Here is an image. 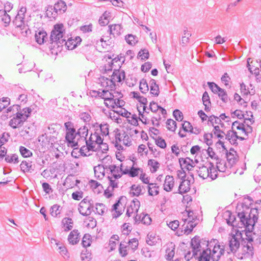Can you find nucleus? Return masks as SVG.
<instances>
[{
    "label": "nucleus",
    "instance_id": "1",
    "mask_svg": "<svg viewBox=\"0 0 261 261\" xmlns=\"http://www.w3.org/2000/svg\"><path fill=\"white\" fill-rule=\"evenodd\" d=\"M64 33L65 30L62 23H58L54 25L49 38V48L50 49L58 48L63 45H65L68 50H72L77 46V44L74 43V40L68 39L66 41L64 37Z\"/></svg>",
    "mask_w": 261,
    "mask_h": 261
},
{
    "label": "nucleus",
    "instance_id": "2",
    "mask_svg": "<svg viewBox=\"0 0 261 261\" xmlns=\"http://www.w3.org/2000/svg\"><path fill=\"white\" fill-rule=\"evenodd\" d=\"M258 212L256 208H252L250 212L248 213L246 211L238 212V217L239 218L242 224L245 227V239L249 243H252L253 238L250 233L254 229L255 223L258 220Z\"/></svg>",
    "mask_w": 261,
    "mask_h": 261
},
{
    "label": "nucleus",
    "instance_id": "3",
    "mask_svg": "<svg viewBox=\"0 0 261 261\" xmlns=\"http://www.w3.org/2000/svg\"><path fill=\"white\" fill-rule=\"evenodd\" d=\"M212 167H213V163L210 162L207 166L200 167L196 171L200 177L205 179L209 177L212 180H214L217 178V175L216 174H211L212 169L211 168Z\"/></svg>",
    "mask_w": 261,
    "mask_h": 261
},
{
    "label": "nucleus",
    "instance_id": "4",
    "mask_svg": "<svg viewBox=\"0 0 261 261\" xmlns=\"http://www.w3.org/2000/svg\"><path fill=\"white\" fill-rule=\"evenodd\" d=\"M27 120V116H22L19 112L16 113L15 116L11 119L9 122V125L13 128L15 129L22 126L23 123Z\"/></svg>",
    "mask_w": 261,
    "mask_h": 261
},
{
    "label": "nucleus",
    "instance_id": "5",
    "mask_svg": "<svg viewBox=\"0 0 261 261\" xmlns=\"http://www.w3.org/2000/svg\"><path fill=\"white\" fill-rule=\"evenodd\" d=\"M76 134V132H66L65 136V140L68 147H75L76 146H80L79 142L78 141Z\"/></svg>",
    "mask_w": 261,
    "mask_h": 261
},
{
    "label": "nucleus",
    "instance_id": "6",
    "mask_svg": "<svg viewBox=\"0 0 261 261\" xmlns=\"http://www.w3.org/2000/svg\"><path fill=\"white\" fill-rule=\"evenodd\" d=\"M77 139L79 142V145H82L84 143L88 134V128L87 126H84L80 127L76 132Z\"/></svg>",
    "mask_w": 261,
    "mask_h": 261
},
{
    "label": "nucleus",
    "instance_id": "7",
    "mask_svg": "<svg viewBox=\"0 0 261 261\" xmlns=\"http://www.w3.org/2000/svg\"><path fill=\"white\" fill-rule=\"evenodd\" d=\"M125 77V74L124 70L120 71L119 69H114L110 81L115 85L114 81H117L118 82L120 83L124 80Z\"/></svg>",
    "mask_w": 261,
    "mask_h": 261
},
{
    "label": "nucleus",
    "instance_id": "8",
    "mask_svg": "<svg viewBox=\"0 0 261 261\" xmlns=\"http://www.w3.org/2000/svg\"><path fill=\"white\" fill-rule=\"evenodd\" d=\"M190 180L188 179L181 180L178 187V192H175V193H179L181 195L184 193H187L190 190Z\"/></svg>",
    "mask_w": 261,
    "mask_h": 261
},
{
    "label": "nucleus",
    "instance_id": "9",
    "mask_svg": "<svg viewBox=\"0 0 261 261\" xmlns=\"http://www.w3.org/2000/svg\"><path fill=\"white\" fill-rule=\"evenodd\" d=\"M68 241L70 244L72 245L77 244L80 241V232L78 230L74 229L71 231L68 236Z\"/></svg>",
    "mask_w": 261,
    "mask_h": 261
},
{
    "label": "nucleus",
    "instance_id": "10",
    "mask_svg": "<svg viewBox=\"0 0 261 261\" xmlns=\"http://www.w3.org/2000/svg\"><path fill=\"white\" fill-rule=\"evenodd\" d=\"M174 185V178L172 176L166 175L164 184V190L167 192L171 191Z\"/></svg>",
    "mask_w": 261,
    "mask_h": 261
},
{
    "label": "nucleus",
    "instance_id": "11",
    "mask_svg": "<svg viewBox=\"0 0 261 261\" xmlns=\"http://www.w3.org/2000/svg\"><path fill=\"white\" fill-rule=\"evenodd\" d=\"M32 162L28 161H23L20 165L21 171L23 173H32L34 170V167L33 166Z\"/></svg>",
    "mask_w": 261,
    "mask_h": 261
},
{
    "label": "nucleus",
    "instance_id": "12",
    "mask_svg": "<svg viewBox=\"0 0 261 261\" xmlns=\"http://www.w3.org/2000/svg\"><path fill=\"white\" fill-rule=\"evenodd\" d=\"M178 160L181 168L182 167V165H186L184 168L189 171H191L192 168L194 167L193 165V161L190 158L187 157L185 159L180 158Z\"/></svg>",
    "mask_w": 261,
    "mask_h": 261
},
{
    "label": "nucleus",
    "instance_id": "13",
    "mask_svg": "<svg viewBox=\"0 0 261 261\" xmlns=\"http://www.w3.org/2000/svg\"><path fill=\"white\" fill-rule=\"evenodd\" d=\"M35 38L36 41L40 45L43 44L47 38V33L44 30H40L36 32Z\"/></svg>",
    "mask_w": 261,
    "mask_h": 261
},
{
    "label": "nucleus",
    "instance_id": "14",
    "mask_svg": "<svg viewBox=\"0 0 261 261\" xmlns=\"http://www.w3.org/2000/svg\"><path fill=\"white\" fill-rule=\"evenodd\" d=\"M211 249L210 248H207L206 249L203 250L200 254V255L197 257L198 261H210L211 258Z\"/></svg>",
    "mask_w": 261,
    "mask_h": 261
},
{
    "label": "nucleus",
    "instance_id": "15",
    "mask_svg": "<svg viewBox=\"0 0 261 261\" xmlns=\"http://www.w3.org/2000/svg\"><path fill=\"white\" fill-rule=\"evenodd\" d=\"M150 93L155 96H158L160 94L159 86L156 84V81L151 79L149 81Z\"/></svg>",
    "mask_w": 261,
    "mask_h": 261
},
{
    "label": "nucleus",
    "instance_id": "16",
    "mask_svg": "<svg viewBox=\"0 0 261 261\" xmlns=\"http://www.w3.org/2000/svg\"><path fill=\"white\" fill-rule=\"evenodd\" d=\"M243 254L247 257H252L254 255V247L252 243L246 244L245 248H243Z\"/></svg>",
    "mask_w": 261,
    "mask_h": 261
},
{
    "label": "nucleus",
    "instance_id": "17",
    "mask_svg": "<svg viewBox=\"0 0 261 261\" xmlns=\"http://www.w3.org/2000/svg\"><path fill=\"white\" fill-rule=\"evenodd\" d=\"M240 243L236 236H233L229 241V246L232 252H236L240 247Z\"/></svg>",
    "mask_w": 261,
    "mask_h": 261
},
{
    "label": "nucleus",
    "instance_id": "18",
    "mask_svg": "<svg viewBox=\"0 0 261 261\" xmlns=\"http://www.w3.org/2000/svg\"><path fill=\"white\" fill-rule=\"evenodd\" d=\"M108 169L110 170V172L115 179L120 178L122 176V174L118 173L120 172L119 166H117L116 165H109L108 166Z\"/></svg>",
    "mask_w": 261,
    "mask_h": 261
},
{
    "label": "nucleus",
    "instance_id": "19",
    "mask_svg": "<svg viewBox=\"0 0 261 261\" xmlns=\"http://www.w3.org/2000/svg\"><path fill=\"white\" fill-rule=\"evenodd\" d=\"M109 31L110 32L111 34H112L114 36H119L121 34V31L122 29L121 25L119 24H114L112 25H110L109 26Z\"/></svg>",
    "mask_w": 261,
    "mask_h": 261
},
{
    "label": "nucleus",
    "instance_id": "20",
    "mask_svg": "<svg viewBox=\"0 0 261 261\" xmlns=\"http://www.w3.org/2000/svg\"><path fill=\"white\" fill-rule=\"evenodd\" d=\"M55 7L58 13L63 14L67 9V5L65 2L62 0H59L55 4Z\"/></svg>",
    "mask_w": 261,
    "mask_h": 261
},
{
    "label": "nucleus",
    "instance_id": "21",
    "mask_svg": "<svg viewBox=\"0 0 261 261\" xmlns=\"http://www.w3.org/2000/svg\"><path fill=\"white\" fill-rule=\"evenodd\" d=\"M217 161L216 168L220 172H225L226 169V163L224 160H222L218 156L215 158Z\"/></svg>",
    "mask_w": 261,
    "mask_h": 261
},
{
    "label": "nucleus",
    "instance_id": "22",
    "mask_svg": "<svg viewBox=\"0 0 261 261\" xmlns=\"http://www.w3.org/2000/svg\"><path fill=\"white\" fill-rule=\"evenodd\" d=\"M45 13L46 16L50 19H55L58 14V12L55 9V6L53 7V6H48Z\"/></svg>",
    "mask_w": 261,
    "mask_h": 261
},
{
    "label": "nucleus",
    "instance_id": "23",
    "mask_svg": "<svg viewBox=\"0 0 261 261\" xmlns=\"http://www.w3.org/2000/svg\"><path fill=\"white\" fill-rule=\"evenodd\" d=\"M93 137H94L93 133H91L90 137L88 139L86 138V140L84 141V143H86V145L88 147V151H94V148L95 147V140L93 139Z\"/></svg>",
    "mask_w": 261,
    "mask_h": 261
},
{
    "label": "nucleus",
    "instance_id": "24",
    "mask_svg": "<svg viewBox=\"0 0 261 261\" xmlns=\"http://www.w3.org/2000/svg\"><path fill=\"white\" fill-rule=\"evenodd\" d=\"M202 241H204L205 242H206V246L207 248H210L209 246L211 247V244L213 243L214 244V247L213 248V249L212 250V254H214L215 255V254L218 252L219 249H220V245L218 244V241L216 239H213V241H211L210 243L206 240H202Z\"/></svg>",
    "mask_w": 261,
    "mask_h": 261
},
{
    "label": "nucleus",
    "instance_id": "25",
    "mask_svg": "<svg viewBox=\"0 0 261 261\" xmlns=\"http://www.w3.org/2000/svg\"><path fill=\"white\" fill-rule=\"evenodd\" d=\"M74 180L75 177L74 175L72 174L68 175L66 177L63 185L66 186L67 189L72 188L74 187Z\"/></svg>",
    "mask_w": 261,
    "mask_h": 261
},
{
    "label": "nucleus",
    "instance_id": "26",
    "mask_svg": "<svg viewBox=\"0 0 261 261\" xmlns=\"http://www.w3.org/2000/svg\"><path fill=\"white\" fill-rule=\"evenodd\" d=\"M202 243V242L200 240V237L198 236H195L193 238L191 239V246L192 247V249L193 250L195 249H200L201 248V245L200 244Z\"/></svg>",
    "mask_w": 261,
    "mask_h": 261
},
{
    "label": "nucleus",
    "instance_id": "27",
    "mask_svg": "<svg viewBox=\"0 0 261 261\" xmlns=\"http://www.w3.org/2000/svg\"><path fill=\"white\" fill-rule=\"evenodd\" d=\"M73 220L70 218H64L62 221V225L65 227V231H68L72 229L73 227Z\"/></svg>",
    "mask_w": 261,
    "mask_h": 261
},
{
    "label": "nucleus",
    "instance_id": "28",
    "mask_svg": "<svg viewBox=\"0 0 261 261\" xmlns=\"http://www.w3.org/2000/svg\"><path fill=\"white\" fill-rule=\"evenodd\" d=\"M208 122H210V124L213 127L215 126L214 123L220 125L222 127L224 126V124L221 121V119L214 115L208 117Z\"/></svg>",
    "mask_w": 261,
    "mask_h": 261
},
{
    "label": "nucleus",
    "instance_id": "29",
    "mask_svg": "<svg viewBox=\"0 0 261 261\" xmlns=\"http://www.w3.org/2000/svg\"><path fill=\"white\" fill-rule=\"evenodd\" d=\"M125 40L127 44L131 45H134L138 42V37L132 34L126 35L125 36Z\"/></svg>",
    "mask_w": 261,
    "mask_h": 261
},
{
    "label": "nucleus",
    "instance_id": "30",
    "mask_svg": "<svg viewBox=\"0 0 261 261\" xmlns=\"http://www.w3.org/2000/svg\"><path fill=\"white\" fill-rule=\"evenodd\" d=\"M92 243V237L89 233H86L84 235V237L82 241V245L83 247L86 248L87 247H89Z\"/></svg>",
    "mask_w": 261,
    "mask_h": 261
},
{
    "label": "nucleus",
    "instance_id": "31",
    "mask_svg": "<svg viewBox=\"0 0 261 261\" xmlns=\"http://www.w3.org/2000/svg\"><path fill=\"white\" fill-rule=\"evenodd\" d=\"M141 188L140 186H137L136 185H133L130 187V194L132 196H139L141 194Z\"/></svg>",
    "mask_w": 261,
    "mask_h": 261
},
{
    "label": "nucleus",
    "instance_id": "32",
    "mask_svg": "<svg viewBox=\"0 0 261 261\" xmlns=\"http://www.w3.org/2000/svg\"><path fill=\"white\" fill-rule=\"evenodd\" d=\"M213 134H214L215 136L219 139H223L224 135H225L223 130L220 129L219 126L216 125L214 126V129L212 132Z\"/></svg>",
    "mask_w": 261,
    "mask_h": 261
},
{
    "label": "nucleus",
    "instance_id": "33",
    "mask_svg": "<svg viewBox=\"0 0 261 261\" xmlns=\"http://www.w3.org/2000/svg\"><path fill=\"white\" fill-rule=\"evenodd\" d=\"M101 135L103 136H107L109 134V125L108 123H101L98 125Z\"/></svg>",
    "mask_w": 261,
    "mask_h": 261
},
{
    "label": "nucleus",
    "instance_id": "34",
    "mask_svg": "<svg viewBox=\"0 0 261 261\" xmlns=\"http://www.w3.org/2000/svg\"><path fill=\"white\" fill-rule=\"evenodd\" d=\"M78 210L80 213L84 216H87L90 215L89 214V207L85 203L81 204V202H80L79 205Z\"/></svg>",
    "mask_w": 261,
    "mask_h": 261
},
{
    "label": "nucleus",
    "instance_id": "35",
    "mask_svg": "<svg viewBox=\"0 0 261 261\" xmlns=\"http://www.w3.org/2000/svg\"><path fill=\"white\" fill-rule=\"evenodd\" d=\"M139 89L140 91L145 94L149 90L148 85L146 82V80L144 79H142L140 82Z\"/></svg>",
    "mask_w": 261,
    "mask_h": 261
},
{
    "label": "nucleus",
    "instance_id": "36",
    "mask_svg": "<svg viewBox=\"0 0 261 261\" xmlns=\"http://www.w3.org/2000/svg\"><path fill=\"white\" fill-rule=\"evenodd\" d=\"M12 23L16 28H21L24 25V17H20L16 15Z\"/></svg>",
    "mask_w": 261,
    "mask_h": 261
},
{
    "label": "nucleus",
    "instance_id": "37",
    "mask_svg": "<svg viewBox=\"0 0 261 261\" xmlns=\"http://www.w3.org/2000/svg\"><path fill=\"white\" fill-rule=\"evenodd\" d=\"M96 212L100 215H103L106 211H107V207L103 203H96L95 204Z\"/></svg>",
    "mask_w": 261,
    "mask_h": 261
},
{
    "label": "nucleus",
    "instance_id": "38",
    "mask_svg": "<svg viewBox=\"0 0 261 261\" xmlns=\"http://www.w3.org/2000/svg\"><path fill=\"white\" fill-rule=\"evenodd\" d=\"M248 199L250 201V203L248 204H247L246 202L242 203H241L242 207L243 208H245L246 210H250V211L251 210V208H253L252 207H251V206L253 204V200L251 197H250L248 195L244 196V199ZM254 208H256L258 210L257 207H255Z\"/></svg>",
    "mask_w": 261,
    "mask_h": 261
},
{
    "label": "nucleus",
    "instance_id": "39",
    "mask_svg": "<svg viewBox=\"0 0 261 261\" xmlns=\"http://www.w3.org/2000/svg\"><path fill=\"white\" fill-rule=\"evenodd\" d=\"M176 122L172 119H168L166 121L167 128L171 132H175L177 127Z\"/></svg>",
    "mask_w": 261,
    "mask_h": 261
},
{
    "label": "nucleus",
    "instance_id": "40",
    "mask_svg": "<svg viewBox=\"0 0 261 261\" xmlns=\"http://www.w3.org/2000/svg\"><path fill=\"white\" fill-rule=\"evenodd\" d=\"M148 165L152 167L150 171L152 173H155L159 168L160 164L158 161H155L153 159H150L148 161Z\"/></svg>",
    "mask_w": 261,
    "mask_h": 261
},
{
    "label": "nucleus",
    "instance_id": "41",
    "mask_svg": "<svg viewBox=\"0 0 261 261\" xmlns=\"http://www.w3.org/2000/svg\"><path fill=\"white\" fill-rule=\"evenodd\" d=\"M19 151L23 158H29L33 155V153L30 150L22 146L19 147Z\"/></svg>",
    "mask_w": 261,
    "mask_h": 261
},
{
    "label": "nucleus",
    "instance_id": "42",
    "mask_svg": "<svg viewBox=\"0 0 261 261\" xmlns=\"http://www.w3.org/2000/svg\"><path fill=\"white\" fill-rule=\"evenodd\" d=\"M196 225L197 223H195V221L189 220L188 225L184 229V233L187 234H189L192 231L193 229L196 226Z\"/></svg>",
    "mask_w": 261,
    "mask_h": 261
},
{
    "label": "nucleus",
    "instance_id": "43",
    "mask_svg": "<svg viewBox=\"0 0 261 261\" xmlns=\"http://www.w3.org/2000/svg\"><path fill=\"white\" fill-rule=\"evenodd\" d=\"M151 186H148V194L150 196H153V193H154L155 195H156L159 194V191L158 190V189L159 187L156 185V184H154V185L152 186V187H151Z\"/></svg>",
    "mask_w": 261,
    "mask_h": 261
},
{
    "label": "nucleus",
    "instance_id": "44",
    "mask_svg": "<svg viewBox=\"0 0 261 261\" xmlns=\"http://www.w3.org/2000/svg\"><path fill=\"white\" fill-rule=\"evenodd\" d=\"M207 85L209 87V88L211 89L212 91L215 93L218 94L220 91L221 90L222 88H220L217 84L214 82H207Z\"/></svg>",
    "mask_w": 261,
    "mask_h": 261
},
{
    "label": "nucleus",
    "instance_id": "45",
    "mask_svg": "<svg viewBox=\"0 0 261 261\" xmlns=\"http://www.w3.org/2000/svg\"><path fill=\"white\" fill-rule=\"evenodd\" d=\"M138 57H140L141 60L148 59L149 57V53L147 49H141L138 54Z\"/></svg>",
    "mask_w": 261,
    "mask_h": 261
},
{
    "label": "nucleus",
    "instance_id": "46",
    "mask_svg": "<svg viewBox=\"0 0 261 261\" xmlns=\"http://www.w3.org/2000/svg\"><path fill=\"white\" fill-rule=\"evenodd\" d=\"M5 161L7 163H12L13 162L14 164H17L19 162L18 155L16 154H13L12 155H7L5 157Z\"/></svg>",
    "mask_w": 261,
    "mask_h": 261
},
{
    "label": "nucleus",
    "instance_id": "47",
    "mask_svg": "<svg viewBox=\"0 0 261 261\" xmlns=\"http://www.w3.org/2000/svg\"><path fill=\"white\" fill-rule=\"evenodd\" d=\"M91 253L85 248V251H82L81 254V259L84 261H90L91 259Z\"/></svg>",
    "mask_w": 261,
    "mask_h": 261
},
{
    "label": "nucleus",
    "instance_id": "48",
    "mask_svg": "<svg viewBox=\"0 0 261 261\" xmlns=\"http://www.w3.org/2000/svg\"><path fill=\"white\" fill-rule=\"evenodd\" d=\"M124 101L118 98L117 99H115V100L111 103L110 106L112 109H114L116 106L118 108H122L124 106Z\"/></svg>",
    "mask_w": 261,
    "mask_h": 261
},
{
    "label": "nucleus",
    "instance_id": "49",
    "mask_svg": "<svg viewBox=\"0 0 261 261\" xmlns=\"http://www.w3.org/2000/svg\"><path fill=\"white\" fill-rule=\"evenodd\" d=\"M250 58H249L247 60V67L248 69V70L251 74H254L255 76H258L260 74V69H259V68L256 67L253 70H252V68L251 67V65L250 64Z\"/></svg>",
    "mask_w": 261,
    "mask_h": 261
},
{
    "label": "nucleus",
    "instance_id": "50",
    "mask_svg": "<svg viewBox=\"0 0 261 261\" xmlns=\"http://www.w3.org/2000/svg\"><path fill=\"white\" fill-rule=\"evenodd\" d=\"M60 206L55 204L51 207L50 214L52 216L55 217H57L60 214Z\"/></svg>",
    "mask_w": 261,
    "mask_h": 261
},
{
    "label": "nucleus",
    "instance_id": "51",
    "mask_svg": "<svg viewBox=\"0 0 261 261\" xmlns=\"http://www.w3.org/2000/svg\"><path fill=\"white\" fill-rule=\"evenodd\" d=\"M204 140L206 144L210 146L213 144L212 138H213V134L212 133L208 134H205L203 136Z\"/></svg>",
    "mask_w": 261,
    "mask_h": 261
},
{
    "label": "nucleus",
    "instance_id": "52",
    "mask_svg": "<svg viewBox=\"0 0 261 261\" xmlns=\"http://www.w3.org/2000/svg\"><path fill=\"white\" fill-rule=\"evenodd\" d=\"M221 146L222 147V148H223V150L226 153V156L227 160V161L228 162L229 164H231L232 165L234 163V159H229V155H232L233 156V154H232L230 152H228V150H227V148L226 147V146H225L224 143Z\"/></svg>",
    "mask_w": 261,
    "mask_h": 261
},
{
    "label": "nucleus",
    "instance_id": "53",
    "mask_svg": "<svg viewBox=\"0 0 261 261\" xmlns=\"http://www.w3.org/2000/svg\"><path fill=\"white\" fill-rule=\"evenodd\" d=\"M219 252L216 255H214V254L212 255L211 258L213 261H219L221 256L224 254L225 252L224 246H222V248L220 247V249H219Z\"/></svg>",
    "mask_w": 261,
    "mask_h": 261
},
{
    "label": "nucleus",
    "instance_id": "54",
    "mask_svg": "<svg viewBox=\"0 0 261 261\" xmlns=\"http://www.w3.org/2000/svg\"><path fill=\"white\" fill-rule=\"evenodd\" d=\"M173 116L175 118V119L178 121H182L184 118L182 112L178 109H175L173 111Z\"/></svg>",
    "mask_w": 261,
    "mask_h": 261
},
{
    "label": "nucleus",
    "instance_id": "55",
    "mask_svg": "<svg viewBox=\"0 0 261 261\" xmlns=\"http://www.w3.org/2000/svg\"><path fill=\"white\" fill-rule=\"evenodd\" d=\"M79 117L84 122L87 123L90 122L91 119V116L87 112H82L80 114Z\"/></svg>",
    "mask_w": 261,
    "mask_h": 261
},
{
    "label": "nucleus",
    "instance_id": "56",
    "mask_svg": "<svg viewBox=\"0 0 261 261\" xmlns=\"http://www.w3.org/2000/svg\"><path fill=\"white\" fill-rule=\"evenodd\" d=\"M155 144L159 147L163 149L165 148L167 146L165 140L161 137H159L156 139H155Z\"/></svg>",
    "mask_w": 261,
    "mask_h": 261
},
{
    "label": "nucleus",
    "instance_id": "57",
    "mask_svg": "<svg viewBox=\"0 0 261 261\" xmlns=\"http://www.w3.org/2000/svg\"><path fill=\"white\" fill-rule=\"evenodd\" d=\"M219 97L224 102H227L228 101V96L226 92L222 89L220 92L218 93Z\"/></svg>",
    "mask_w": 261,
    "mask_h": 261
},
{
    "label": "nucleus",
    "instance_id": "58",
    "mask_svg": "<svg viewBox=\"0 0 261 261\" xmlns=\"http://www.w3.org/2000/svg\"><path fill=\"white\" fill-rule=\"evenodd\" d=\"M98 129H95V132L93 133L94 137L95 138V144L101 145L103 143V139H102L97 132Z\"/></svg>",
    "mask_w": 261,
    "mask_h": 261
},
{
    "label": "nucleus",
    "instance_id": "59",
    "mask_svg": "<svg viewBox=\"0 0 261 261\" xmlns=\"http://www.w3.org/2000/svg\"><path fill=\"white\" fill-rule=\"evenodd\" d=\"M128 244L134 250L137 249L138 246V240L136 238H133L129 240Z\"/></svg>",
    "mask_w": 261,
    "mask_h": 261
},
{
    "label": "nucleus",
    "instance_id": "60",
    "mask_svg": "<svg viewBox=\"0 0 261 261\" xmlns=\"http://www.w3.org/2000/svg\"><path fill=\"white\" fill-rule=\"evenodd\" d=\"M193 126L189 121H185L182 124V128L186 132H190L193 129Z\"/></svg>",
    "mask_w": 261,
    "mask_h": 261
},
{
    "label": "nucleus",
    "instance_id": "61",
    "mask_svg": "<svg viewBox=\"0 0 261 261\" xmlns=\"http://www.w3.org/2000/svg\"><path fill=\"white\" fill-rule=\"evenodd\" d=\"M166 252L167 253L166 255V259L167 260H171L175 254L174 248H173L172 249H170L169 248H167Z\"/></svg>",
    "mask_w": 261,
    "mask_h": 261
},
{
    "label": "nucleus",
    "instance_id": "62",
    "mask_svg": "<svg viewBox=\"0 0 261 261\" xmlns=\"http://www.w3.org/2000/svg\"><path fill=\"white\" fill-rule=\"evenodd\" d=\"M143 215L141 218V222L145 225H149L151 222V219L148 214H142Z\"/></svg>",
    "mask_w": 261,
    "mask_h": 261
},
{
    "label": "nucleus",
    "instance_id": "63",
    "mask_svg": "<svg viewBox=\"0 0 261 261\" xmlns=\"http://www.w3.org/2000/svg\"><path fill=\"white\" fill-rule=\"evenodd\" d=\"M1 16L2 17V20L5 23V26H8L10 22H11L10 16L9 14H8L7 13H6V14H3V15Z\"/></svg>",
    "mask_w": 261,
    "mask_h": 261
},
{
    "label": "nucleus",
    "instance_id": "64",
    "mask_svg": "<svg viewBox=\"0 0 261 261\" xmlns=\"http://www.w3.org/2000/svg\"><path fill=\"white\" fill-rule=\"evenodd\" d=\"M140 170L139 168H135L134 166H133L129 169V176L132 177H134L137 176L139 174V171Z\"/></svg>",
    "mask_w": 261,
    "mask_h": 261
}]
</instances>
